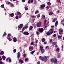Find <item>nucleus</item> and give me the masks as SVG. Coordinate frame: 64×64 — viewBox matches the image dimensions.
Wrapping results in <instances>:
<instances>
[{"label":"nucleus","mask_w":64,"mask_h":64,"mask_svg":"<svg viewBox=\"0 0 64 64\" xmlns=\"http://www.w3.org/2000/svg\"><path fill=\"white\" fill-rule=\"evenodd\" d=\"M28 28V26H26L25 27H24L23 29H24V30H25L27 28Z\"/></svg>","instance_id":"14"},{"label":"nucleus","mask_w":64,"mask_h":64,"mask_svg":"<svg viewBox=\"0 0 64 64\" xmlns=\"http://www.w3.org/2000/svg\"><path fill=\"white\" fill-rule=\"evenodd\" d=\"M10 15L11 16V17H12L14 16V13H12L11 14H10Z\"/></svg>","instance_id":"31"},{"label":"nucleus","mask_w":64,"mask_h":64,"mask_svg":"<svg viewBox=\"0 0 64 64\" xmlns=\"http://www.w3.org/2000/svg\"><path fill=\"white\" fill-rule=\"evenodd\" d=\"M0 64H3L2 62H0Z\"/></svg>","instance_id":"63"},{"label":"nucleus","mask_w":64,"mask_h":64,"mask_svg":"<svg viewBox=\"0 0 64 64\" xmlns=\"http://www.w3.org/2000/svg\"><path fill=\"white\" fill-rule=\"evenodd\" d=\"M45 50H44L42 51L41 52L42 54H43V53L45 52Z\"/></svg>","instance_id":"35"},{"label":"nucleus","mask_w":64,"mask_h":64,"mask_svg":"<svg viewBox=\"0 0 64 64\" xmlns=\"http://www.w3.org/2000/svg\"><path fill=\"white\" fill-rule=\"evenodd\" d=\"M62 51H63V45H62Z\"/></svg>","instance_id":"46"},{"label":"nucleus","mask_w":64,"mask_h":64,"mask_svg":"<svg viewBox=\"0 0 64 64\" xmlns=\"http://www.w3.org/2000/svg\"><path fill=\"white\" fill-rule=\"evenodd\" d=\"M61 38H62V36H61L59 35L58 36V39H60Z\"/></svg>","instance_id":"38"},{"label":"nucleus","mask_w":64,"mask_h":64,"mask_svg":"<svg viewBox=\"0 0 64 64\" xmlns=\"http://www.w3.org/2000/svg\"><path fill=\"white\" fill-rule=\"evenodd\" d=\"M14 53H15V52H16V50L15 49H14Z\"/></svg>","instance_id":"53"},{"label":"nucleus","mask_w":64,"mask_h":64,"mask_svg":"<svg viewBox=\"0 0 64 64\" xmlns=\"http://www.w3.org/2000/svg\"><path fill=\"white\" fill-rule=\"evenodd\" d=\"M28 60H29L28 59V58H26L25 59V61L26 62H27V61H28Z\"/></svg>","instance_id":"41"},{"label":"nucleus","mask_w":64,"mask_h":64,"mask_svg":"<svg viewBox=\"0 0 64 64\" xmlns=\"http://www.w3.org/2000/svg\"><path fill=\"white\" fill-rule=\"evenodd\" d=\"M58 23H59L58 21L57 20L55 23L56 27H57V25H58Z\"/></svg>","instance_id":"13"},{"label":"nucleus","mask_w":64,"mask_h":64,"mask_svg":"<svg viewBox=\"0 0 64 64\" xmlns=\"http://www.w3.org/2000/svg\"><path fill=\"white\" fill-rule=\"evenodd\" d=\"M51 62H54V59L53 58H52L51 60Z\"/></svg>","instance_id":"33"},{"label":"nucleus","mask_w":64,"mask_h":64,"mask_svg":"<svg viewBox=\"0 0 64 64\" xmlns=\"http://www.w3.org/2000/svg\"><path fill=\"white\" fill-rule=\"evenodd\" d=\"M57 3H60V4L61 3V1H60V0H56Z\"/></svg>","instance_id":"22"},{"label":"nucleus","mask_w":64,"mask_h":64,"mask_svg":"<svg viewBox=\"0 0 64 64\" xmlns=\"http://www.w3.org/2000/svg\"><path fill=\"white\" fill-rule=\"evenodd\" d=\"M8 58L6 59V62H8V60H9V58Z\"/></svg>","instance_id":"47"},{"label":"nucleus","mask_w":64,"mask_h":64,"mask_svg":"<svg viewBox=\"0 0 64 64\" xmlns=\"http://www.w3.org/2000/svg\"><path fill=\"white\" fill-rule=\"evenodd\" d=\"M24 26V25L23 24H22L20 25V26H18V28H20V29H21L23 28V27Z\"/></svg>","instance_id":"6"},{"label":"nucleus","mask_w":64,"mask_h":64,"mask_svg":"<svg viewBox=\"0 0 64 64\" xmlns=\"http://www.w3.org/2000/svg\"><path fill=\"white\" fill-rule=\"evenodd\" d=\"M36 34L38 35H40V33L38 32H36Z\"/></svg>","instance_id":"39"},{"label":"nucleus","mask_w":64,"mask_h":64,"mask_svg":"<svg viewBox=\"0 0 64 64\" xmlns=\"http://www.w3.org/2000/svg\"><path fill=\"white\" fill-rule=\"evenodd\" d=\"M11 37V34H9L8 36V38H10Z\"/></svg>","instance_id":"36"},{"label":"nucleus","mask_w":64,"mask_h":64,"mask_svg":"<svg viewBox=\"0 0 64 64\" xmlns=\"http://www.w3.org/2000/svg\"><path fill=\"white\" fill-rule=\"evenodd\" d=\"M1 7V8H4V4L2 5Z\"/></svg>","instance_id":"40"},{"label":"nucleus","mask_w":64,"mask_h":64,"mask_svg":"<svg viewBox=\"0 0 64 64\" xmlns=\"http://www.w3.org/2000/svg\"><path fill=\"white\" fill-rule=\"evenodd\" d=\"M25 9L26 10H28V8H25Z\"/></svg>","instance_id":"56"},{"label":"nucleus","mask_w":64,"mask_h":64,"mask_svg":"<svg viewBox=\"0 0 64 64\" xmlns=\"http://www.w3.org/2000/svg\"><path fill=\"white\" fill-rule=\"evenodd\" d=\"M21 15V13H20V12H17V15Z\"/></svg>","instance_id":"27"},{"label":"nucleus","mask_w":64,"mask_h":64,"mask_svg":"<svg viewBox=\"0 0 64 64\" xmlns=\"http://www.w3.org/2000/svg\"><path fill=\"white\" fill-rule=\"evenodd\" d=\"M34 53H35V51H33L31 52V54H34Z\"/></svg>","instance_id":"43"},{"label":"nucleus","mask_w":64,"mask_h":64,"mask_svg":"<svg viewBox=\"0 0 64 64\" xmlns=\"http://www.w3.org/2000/svg\"><path fill=\"white\" fill-rule=\"evenodd\" d=\"M44 45H46V44H47V42H44Z\"/></svg>","instance_id":"60"},{"label":"nucleus","mask_w":64,"mask_h":64,"mask_svg":"<svg viewBox=\"0 0 64 64\" xmlns=\"http://www.w3.org/2000/svg\"><path fill=\"white\" fill-rule=\"evenodd\" d=\"M57 56H58V58H60V57H61V56H60V54H57Z\"/></svg>","instance_id":"19"},{"label":"nucleus","mask_w":64,"mask_h":64,"mask_svg":"<svg viewBox=\"0 0 64 64\" xmlns=\"http://www.w3.org/2000/svg\"><path fill=\"white\" fill-rule=\"evenodd\" d=\"M6 58L5 56H2V59L4 61H5V59H6Z\"/></svg>","instance_id":"16"},{"label":"nucleus","mask_w":64,"mask_h":64,"mask_svg":"<svg viewBox=\"0 0 64 64\" xmlns=\"http://www.w3.org/2000/svg\"><path fill=\"white\" fill-rule=\"evenodd\" d=\"M47 26H46V25H45L44 26V28L45 29V28H47Z\"/></svg>","instance_id":"54"},{"label":"nucleus","mask_w":64,"mask_h":64,"mask_svg":"<svg viewBox=\"0 0 64 64\" xmlns=\"http://www.w3.org/2000/svg\"><path fill=\"white\" fill-rule=\"evenodd\" d=\"M42 25V22H40L38 23L37 24V27H40Z\"/></svg>","instance_id":"3"},{"label":"nucleus","mask_w":64,"mask_h":64,"mask_svg":"<svg viewBox=\"0 0 64 64\" xmlns=\"http://www.w3.org/2000/svg\"><path fill=\"white\" fill-rule=\"evenodd\" d=\"M9 58V62H11V61H12V60H11V59H10V58Z\"/></svg>","instance_id":"45"},{"label":"nucleus","mask_w":64,"mask_h":64,"mask_svg":"<svg viewBox=\"0 0 64 64\" xmlns=\"http://www.w3.org/2000/svg\"><path fill=\"white\" fill-rule=\"evenodd\" d=\"M54 64H58L57 63V60L56 59H55L54 60Z\"/></svg>","instance_id":"15"},{"label":"nucleus","mask_w":64,"mask_h":64,"mask_svg":"<svg viewBox=\"0 0 64 64\" xmlns=\"http://www.w3.org/2000/svg\"><path fill=\"white\" fill-rule=\"evenodd\" d=\"M50 8V6H47L46 7V8L48 9H49V8Z\"/></svg>","instance_id":"44"},{"label":"nucleus","mask_w":64,"mask_h":64,"mask_svg":"<svg viewBox=\"0 0 64 64\" xmlns=\"http://www.w3.org/2000/svg\"><path fill=\"white\" fill-rule=\"evenodd\" d=\"M48 5L49 6H51V4L50 2H48Z\"/></svg>","instance_id":"34"},{"label":"nucleus","mask_w":64,"mask_h":64,"mask_svg":"<svg viewBox=\"0 0 64 64\" xmlns=\"http://www.w3.org/2000/svg\"><path fill=\"white\" fill-rule=\"evenodd\" d=\"M21 17H22V16L21 15H20V16H19V18H21Z\"/></svg>","instance_id":"61"},{"label":"nucleus","mask_w":64,"mask_h":64,"mask_svg":"<svg viewBox=\"0 0 64 64\" xmlns=\"http://www.w3.org/2000/svg\"><path fill=\"white\" fill-rule=\"evenodd\" d=\"M33 28V27L32 26H31L30 27V31H31L32 30V28Z\"/></svg>","instance_id":"21"},{"label":"nucleus","mask_w":64,"mask_h":64,"mask_svg":"<svg viewBox=\"0 0 64 64\" xmlns=\"http://www.w3.org/2000/svg\"><path fill=\"white\" fill-rule=\"evenodd\" d=\"M53 31H54V30L53 29H50V31L47 32L46 34L48 36L51 35L53 33Z\"/></svg>","instance_id":"1"},{"label":"nucleus","mask_w":64,"mask_h":64,"mask_svg":"<svg viewBox=\"0 0 64 64\" xmlns=\"http://www.w3.org/2000/svg\"><path fill=\"white\" fill-rule=\"evenodd\" d=\"M2 58L1 57V56H0V60H2Z\"/></svg>","instance_id":"62"},{"label":"nucleus","mask_w":64,"mask_h":64,"mask_svg":"<svg viewBox=\"0 0 64 64\" xmlns=\"http://www.w3.org/2000/svg\"><path fill=\"white\" fill-rule=\"evenodd\" d=\"M31 3H33L34 0H31Z\"/></svg>","instance_id":"58"},{"label":"nucleus","mask_w":64,"mask_h":64,"mask_svg":"<svg viewBox=\"0 0 64 64\" xmlns=\"http://www.w3.org/2000/svg\"><path fill=\"white\" fill-rule=\"evenodd\" d=\"M57 20V18H56L55 19H54V20L52 22H55Z\"/></svg>","instance_id":"24"},{"label":"nucleus","mask_w":64,"mask_h":64,"mask_svg":"<svg viewBox=\"0 0 64 64\" xmlns=\"http://www.w3.org/2000/svg\"><path fill=\"white\" fill-rule=\"evenodd\" d=\"M19 63H20V64H23V61L21 59H20L19 60Z\"/></svg>","instance_id":"9"},{"label":"nucleus","mask_w":64,"mask_h":64,"mask_svg":"<svg viewBox=\"0 0 64 64\" xmlns=\"http://www.w3.org/2000/svg\"><path fill=\"white\" fill-rule=\"evenodd\" d=\"M34 44V42H32L31 43V45H33Z\"/></svg>","instance_id":"57"},{"label":"nucleus","mask_w":64,"mask_h":64,"mask_svg":"<svg viewBox=\"0 0 64 64\" xmlns=\"http://www.w3.org/2000/svg\"><path fill=\"white\" fill-rule=\"evenodd\" d=\"M28 4H30V3H31V1H30V0L28 1Z\"/></svg>","instance_id":"59"},{"label":"nucleus","mask_w":64,"mask_h":64,"mask_svg":"<svg viewBox=\"0 0 64 64\" xmlns=\"http://www.w3.org/2000/svg\"><path fill=\"white\" fill-rule=\"evenodd\" d=\"M56 34H55L54 35L53 37L55 38V37H56Z\"/></svg>","instance_id":"51"},{"label":"nucleus","mask_w":64,"mask_h":64,"mask_svg":"<svg viewBox=\"0 0 64 64\" xmlns=\"http://www.w3.org/2000/svg\"><path fill=\"white\" fill-rule=\"evenodd\" d=\"M24 57H26V54H24Z\"/></svg>","instance_id":"52"},{"label":"nucleus","mask_w":64,"mask_h":64,"mask_svg":"<svg viewBox=\"0 0 64 64\" xmlns=\"http://www.w3.org/2000/svg\"><path fill=\"white\" fill-rule=\"evenodd\" d=\"M59 32L60 34H61L63 33V30L62 29H60L59 31Z\"/></svg>","instance_id":"4"},{"label":"nucleus","mask_w":64,"mask_h":64,"mask_svg":"<svg viewBox=\"0 0 64 64\" xmlns=\"http://www.w3.org/2000/svg\"><path fill=\"white\" fill-rule=\"evenodd\" d=\"M24 34L26 35H29V33L27 32H24Z\"/></svg>","instance_id":"8"},{"label":"nucleus","mask_w":64,"mask_h":64,"mask_svg":"<svg viewBox=\"0 0 64 64\" xmlns=\"http://www.w3.org/2000/svg\"><path fill=\"white\" fill-rule=\"evenodd\" d=\"M18 18H19V16H16V19H18Z\"/></svg>","instance_id":"48"},{"label":"nucleus","mask_w":64,"mask_h":64,"mask_svg":"<svg viewBox=\"0 0 64 64\" xmlns=\"http://www.w3.org/2000/svg\"><path fill=\"white\" fill-rule=\"evenodd\" d=\"M38 13H39V11L38 10H37L35 14H36Z\"/></svg>","instance_id":"37"},{"label":"nucleus","mask_w":64,"mask_h":64,"mask_svg":"<svg viewBox=\"0 0 64 64\" xmlns=\"http://www.w3.org/2000/svg\"><path fill=\"white\" fill-rule=\"evenodd\" d=\"M36 16H32V18H36Z\"/></svg>","instance_id":"50"},{"label":"nucleus","mask_w":64,"mask_h":64,"mask_svg":"<svg viewBox=\"0 0 64 64\" xmlns=\"http://www.w3.org/2000/svg\"><path fill=\"white\" fill-rule=\"evenodd\" d=\"M47 20H45L44 21V24L45 25H46V24H47Z\"/></svg>","instance_id":"26"},{"label":"nucleus","mask_w":64,"mask_h":64,"mask_svg":"<svg viewBox=\"0 0 64 64\" xmlns=\"http://www.w3.org/2000/svg\"><path fill=\"white\" fill-rule=\"evenodd\" d=\"M6 4L7 5H10V4H11V3L9 2H8L6 3Z\"/></svg>","instance_id":"29"},{"label":"nucleus","mask_w":64,"mask_h":64,"mask_svg":"<svg viewBox=\"0 0 64 64\" xmlns=\"http://www.w3.org/2000/svg\"><path fill=\"white\" fill-rule=\"evenodd\" d=\"M46 6V5L45 4L41 5H40L41 9L42 8H44Z\"/></svg>","instance_id":"7"},{"label":"nucleus","mask_w":64,"mask_h":64,"mask_svg":"<svg viewBox=\"0 0 64 64\" xmlns=\"http://www.w3.org/2000/svg\"><path fill=\"white\" fill-rule=\"evenodd\" d=\"M40 14H39L38 15L37 17L38 18H39V17H40Z\"/></svg>","instance_id":"42"},{"label":"nucleus","mask_w":64,"mask_h":64,"mask_svg":"<svg viewBox=\"0 0 64 64\" xmlns=\"http://www.w3.org/2000/svg\"><path fill=\"white\" fill-rule=\"evenodd\" d=\"M42 42H45V41H46V40L45 39V38H43L42 39Z\"/></svg>","instance_id":"25"},{"label":"nucleus","mask_w":64,"mask_h":64,"mask_svg":"<svg viewBox=\"0 0 64 64\" xmlns=\"http://www.w3.org/2000/svg\"><path fill=\"white\" fill-rule=\"evenodd\" d=\"M42 17L43 19H45V16L44 15H43L42 16Z\"/></svg>","instance_id":"32"},{"label":"nucleus","mask_w":64,"mask_h":64,"mask_svg":"<svg viewBox=\"0 0 64 64\" xmlns=\"http://www.w3.org/2000/svg\"><path fill=\"white\" fill-rule=\"evenodd\" d=\"M29 49L30 51H32V50H33L34 49V47H29Z\"/></svg>","instance_id":"11"},{"label":"nucleus","mask_w":64,"mask_h":64,"mask_svg":"<svg viewBox=\"0 0 64 64\" xmlns=\"http://www.w3.org/2000/svg\"><path fill=\"white\" fill-rule=\"evenodd\" d=\"M14 42H16L17 41V38H14L13 39Z\"/></svg>","instance_id":"12"},{"label":"nucleus","mask_w":64,"mask_h":64,"mask_svg":"<svg viewBox=\"0 0 64 64\" xmlns=\"http://www.w3.org/2000/svg\"><path fill=\"white\" fill-rule=\"evenodd\" d=\"M6 33L5 32L4 33V34L3 35V37H4V36L6 35Z\"/></svg>","instance_id":"55"},{"label":"nucleus","mask_w":64,"mask_h":64,"mask_svg":"<svg viewBox=\"0 0 64 64\" xmlns=\"http://www.w3.org/2000/svg\"><path fill=\"white\" fill-rule=\"evenodd\" d=\"M18 58L19 59V58L20 57V56H21V54H20V53L19 52H18Z\"/></svg>","instance_id":"10"},{"label":"nucleus","mask_w":64,"mask_h":64,"mask_svg":"<svg viewBox=\"0 0 64 64\" xmlns=\"http://www.w3.org/2000/svg\"><path fill=\"white\" fill-rule=\"evenodd\" d=\"M47 60H48L47 57L45 56L43 57V61H44L45 62H46L47 61Z\"/></svg>","instance_id":"2"},{"label":"nucleus","mask_w":64,"mask_h":64,"mask_svg":"<svg viewBox=\"0 0 64 64\" xmlns=\"http://www.w3.org/2000/svg\"><path fill=\"white\" fill-rule=\"evenodd\" d=\"M56 42H54L53 43H52V44H53V45H54V44H55L56 43Z\"/></svg>","instance_id":"64"},{"label":"nucleus","mask_w":64,"mask_h":64,"mask_svg":"<svg viewBox=\"0 0 64 64\" xmlns=\"http://www.w3.org/2000/svg\"><path fill=\"white\" fill-rule=\"evenodd\" d=\"M39 58L40 60H42L43 61V57H42V56H40L39 57Z\"/></svg>","instance_id":"17"},{"label":"nucleus","mask_w":64,"mask_h":64,"mask_svg":"<svg viewBox=\"0 0 64 64\" xmlns=\"http://www.w3.org/2000/svg\"><path fill=\"white\" fill-rule=\"evenodd\" d=\"M55 46L56 47H57L58 46H57V43H56L55 44Z\"/></svg>","instance_id":"49"},{"label":"nucleus","mask_w":64,"mask_h":64,"mask_svg":"<svg viewBox=\"0 0 64 64\" xmlns=\"http://www.w3.org/2000/svg\"><path fill=\"white\" fill-rule=\"evenodd\" d=\"M56 52H60V49L59 48H57L56 49Z\"/></svg>","instance_id":"18"},{"label":"nucleus","mask_w":64,"mask_h":64,"mask_svg":"<svg viewBox=\"0 0 64 64\" xmlns=\"http://www.w3.org/2000/svg\"><path fill=\"white\" fill-rule=\"evenodd\" d=\"M39 31L40 33H42L43 31H44V30L42 28L39 29Z\"/></svg>","instance_id":"5"},{"label":"nucleus","mask_w":64,"mask_h":64,"mask_svg":"<svg viewBox=\"0 0 64 64\" xmlns=\"http://www.w3.org/2000/svg\"><path fill=\"white\" fill-rule=\"evenodd\" d=\"M7 39H8L9 41H12V39L11 38H8Z\"/></svg>","instance_id":"23"},{"label":"nucleus","mask_w":64,"mask_h":64,"mask_svg":"<svg viewBox=\"0 0 64 64\" xmlns=\"http://www.w3.org/2000/svg\"><path fill=\"white\" fill-rule=\"evenodd\" d=\"M0 54L1 55H4V52L3 51L1 52Z\"/></svg>","instance_id":"30"},{"label":"nucleus","mask_w":64,"mask_h":64,"mask_svg":"<svg viewBox=\"0 0 64 64\" xmlns=\"http://www.w3.org/2000/svg\"><path fill=\"white\" fill-rule=\"evenodd\" d=\"M53 14V12H51L49 14L50 16H52Z\"/></svg>","instance_id":"28"},{"label":"nucleus","mask_w":64,"mask_h":64,"mask_svg":"<svg viewBox=\"0 0 64 64\" xmlns=\"http://www.w3.org/2000/svg\"><path fill=\"white\" fill-rule=\"evenodd\" d=\"M40 50H41V51H42L44 50L43 47L42 46H41L40 47Z\"/></svg>","instance_id":"20"}]
</instances>
